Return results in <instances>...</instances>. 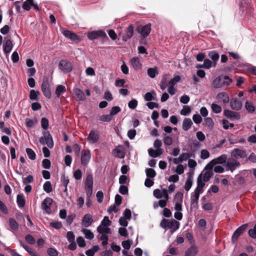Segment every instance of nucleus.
Returning <instances> with one entry per match:
<instances>
[{
	"label": "nucleus",
	"instance_id": "1",
	"mask_svg": "<svg viewBox=\"0 0 256 256\" xmlns=\"http://www.w3.org/2000/svg\"><path fill=\"white\" fill-rule=\"evenodd\" d=\"M160 226L164 228H168L173 232L179 228L180 222L174 219L169 220L163 218L160 223Z\"/></svg>",
	"mask_w": 256,
	"mask_h": 256
},
{
	"label": "nucleus",
	"instance_id": "2",
	"mask_svg": "<svg viewBox=\"0 0 256 256\" xmlns=\"http://www.w3.org/2000/svg\"><path fill=\"white\" fill-rule=\"evenodd\" d=\"M43 135L40 138V142L43 145L46 144L50 148H52L54 144L50 132L48 131L44 132Z\"/></svg>",
	"mask_w": 256,
	"mask_h": 256
},
{
	"label": "nucleus",
	"instance_id": "3",
	"mask_svg": "<svg viewBox=\"0 0 256 256\" xmlns=\"http://www.w3.org/2000/svg\"><path fill=\"white\" fill-rule=\"evenodd\" d=\"M87 36L89 40H92L100 38L108 39L106 33L102 30L90 32L88 33Z\"/></svg>",
	"mask_w": 256,
	"mask_h": 256
},
{
	"label": "nucleus",
	"instance_id": "4",
	"mask_svg": "<svg viewBox=\"0 0 256 256\" xmlns=\"http://www.w3.org/2000/svg\"><path fill=\"white\" fill-rule=\"evenodd\" d=\"M93 187V176L92 174H88L86 176L84 182V189L86 190V196H89L90 194H92Z\"/></svg>",
	"mask_w": 256,
	"mask_h": 256
},
{
	"label": "nucleus",
	"instance_id": "5",
	"mask_svg": "<svg viewBox=\"0 0 256 256\" xmlns=\"http://www.w3.org/2000/svg\"><path fill=\"white\" fill-rule=\"evenodd\" d=\"M42 91L44 95L48 98L51 96V92L50 88V82L48 77H44L42 84Z\"/></svg>",
	"mask_w": 256,
	"mask_h": 256
},
{
	"label": "nucleus",
	"instance_id": "6",
	"mask_svg": "<svg viewBox=\"0 0 256 256\" xmlns=\"http://www.w3.org/2000/svg\"><path fill=\"white\" fill-rule=\"evenodd\" d=\"M58 68L62 72L68 73L72 71V65L70 62L66 60H62L58 63Z\"/></svg>",
	"mask_w": 256,
	"mask_h": 256
},
{
	"label": "nucleus",
	"instance_id": "7",
	"mask_svg": "<svg viewBox=\"0 0 256 256\" xmlns=\"http://www.w3.org/2000/svg\"><path fill=\"white\" fill-rule=\"evenodd\" d=\"M240 164L239 162L234 158H229L226 164V170H230L233 172L236 169L240 166Z\"/></svg>",
	"mask_w": 256,
	"mask_h": 256
},
{
	"label": "nucleus",
	"instance_id": "8",
	"mask_svg": "<svg viewBox=\"0 0 256 256\" xmlns=\"http://www.w3.org/2000/svg\"><path fill=\"white\" fill-rule=\"evenodd\" d=\"M91 154L89 150H83L81 152L80 163L84 166H86L90 160Z\"/></svg>",
	"mask_w": 256,
	"mask_h": 256
},
{
	"label": "nucleus",
	"instance_id": "9",
	"mask_svg": "<svg viewBox=\"0 0 256 256\" xmlns=\"http://www.w3.org/2000/svg\"><path fill=\"white\" fill-rule=\"evenodd\" d=\"M136 30L142 36L146 38L148 36L151 31V24H148L144 26H137Z\"/></svg>",
	"mask_w": 256,
	"mask_h": 256
},
{
	"label": "nucleus",
	"instance_id": "10",
	"mask_svg": "<svg viewBox=\"0 0 256 256\" xmlns=\"http://www.w3.org/2000/svg\"><path fill=\"white\" fill-rule=\"evenodd\" d=\"M231 156L232 158L236 160L238 158H246L247 156V154L245 150L236 148L231 152Z\"/></svg>",
	"mask_w": 256,
	"mask_h": 256
},
{
	"label": "nucleus",
	"instance_id": "11",
	"mask_svg": "<svg viewBox=\"0 0 256 256\" xmlns=\"http://www.w3.org/2000/svg\"><path fill=\"white\" fill-rule=\"evenodd\" d=\"M248 227V224H244L238 227L234 232L232 236V242L235 243L237 242L239 236L246 230Z\"/></svg>",
	"mask_w": 256,
	"mask_h": 256
},
{
	"label": "nucleus",
	"instance_id": "12",
	"mask_svg": "<svg viewBox=\"0 0 256 256\" xmlns=\"http://www.w3.org/2000/svg\"><path fill=\"white\" fill-rule=\"evenodd\" d=\"M134 34V26L132 24H130L122 34V38L123 41L126 42L132 38Z\"/></svg>",
	"mask_w": 256,
	"mask_h": 256
},
{
	"label": "nucleus",
	"instance_id": "13",
	"mask_svg": "<svg viewBox=\"0 0 256 256\" xmlns=\"http://www.w3.org/2000/svg\"><path fill=\"white\" fill-rule=\"evenodd\" d=\"M100 136L98 130H92L87 138L88 141L90 144H96L100 140Z\"/></svg>",
	"mask_w": 256,
	"mask_h": 256
},
{
	"label": "nucleus",
	"instance_id": "14",
	"mask_svg": "<svg viewBox=\"0 0 256 256\" xmlns=\"http://www.w3.org/2000/svg\"><path fill=\"white\" fill-rule=\"evenodd\" d=\"M53 202V200L49 197L44 199L42 203V208L46 211L48 214L51 212V206Z\"/></svg>",
	"mask_w": 256,
	"mask_h": 256
},
{
	"label": "nucleus",
	"instance_id": "15",
	"mask_svg": "<svg viewBox=\"0 0 256 256\" xmlns=\"http://www.w3.org/2000/svg\"><path fill=\"white\" fill-rule=\"evenodd\" d=\"M32 6L36 10L39 11L40 10L38 4L34 2V0H26L22 4L23 9L26 11H29Z\"/></svg>",
	"mask_w": 256,
	"mask_h": 256
},
{
	"label": "nucleus",
	"instance_id": "16",
	"mask_svg": "<svg viewBox=\"0 0 256 256\" xmlns=\"http://www.w3.org/2000/svg\"><path fill=\"white\" fill-rule=\"evenodd\" d=\"M62 33L65 37L70 39L72 41L76 42H79L80 41V38L78 36L70 30H63Z\"/></svg>",
	"mask_w": 256,
	"mask_h": 256
},
{
	"label": "nucleus",
	"instance_id": "17",
	"mask_svg": "<svg viewBox=\"0 0 256 256\" xmlns=\"http://www.w3.org/2000/svg\"><path fill=\"white\" fill-rule=\"evenodd\" d=\"M230 106L234 110H238L242 108V103L238 98H232L230 100Z\"/></svg>",
	"mask_w": 256,
	"mask_h": 256
},
{
	"label": "nucleus",
	"instance_id": "18",
	"mask_svg": "<svg viewBox=\"0 0 256 256\" xmlns=\"http://www.w3.org/2000/svg\"><path fill=\"white\" fill-rule=\"evenodd\" d=\"M224 115L228 118L239 120L240 118V114L238 112L230 110H224Z\"/></svg>",
	"mask_w": 256,
	"mask_h": 256
},
{
	"label": "nucleus",
	"instance_id": "19",
	"mask_svg": "<svg viewBox=\"0 0 256 256\" xmlns=\"http://www.w3.org/2000/svg\"><path fill=\"white\" fill-rule=\"evenodd\" d=\"M93 222L92 216L90 214H86L84 215L82 219V224L84 227L90 226Z\"/></svg>",
	"mask_w": 256,
	"mask_h": 256
},
{
	"label": "nucleus",
	"instance_id": "20",
	"mask_svg": "<svg viewBox=\"0 0 256 256\" xmlns=\"http://www.w3.org/2000/svg\"><path fill=\"white\" fill-rule=\"evenodd\" d=\"M216 98L224 104H228L230 101L228 95L225 92H219L216 96Z\"/></svg>",
	"mask_w": 256,
	"mask_h": 256
},
{
	"label": "nucleus",
	"instance_id": "21",
	"mask_svg": "<svg viewBox=\"0 0 256 256\" xmlns=\"http://www.w3.org/2000/svg\"><path fill=\"white\" fill-rule=\"evenodd\" d=\"M227 160V156L226 154L220 155L218 158L212 160L210 163L213 165L216 164H223L226 162Z\"/></svg>",
	"mask_w": 256,
	"mask_h": 256
},
{
	"label": "nucleus",
	"instance_id": "22",
	"mask_svg": "<svg viewBox=\"0 0 256 256\" xmlns=\"http://www.w3.org/2000/svg\"><path fill=\"white\" fill-rule=\"evenodd\" d=\"M208 56L213 61L212 66L215 67L220 58L218 53L216 50H212L209 52Z\"/></svg>",
	"mask_w": 256,
	"mask_h": 256
},
{
	"label": "nucleus",
	"instance_id": "23",
	"mask_svg": "<svg viewBox=\"0 0 256 256\" xmlns=\"http://www.w3.org/2000/svg\"><path fill=\"white\" fill-rule=\"evenodd\" d=\"M205 184L202 182V174H200L197 178V187L194 190V192H198V194L202 193L203 192V188Z\"/></svg>",
	"mask_w": 256,
	"mask_h": 256
},
{
	"label": "nucleus",
	"instance_id": "24",
	"mask_svg": "<svg viewBox=\"0 0 256 256\" xmlns=\"http://www.w3.org/2000/svg\"><path fill=\"white\" fill-rule=\"evenodd\" d=\"M13 47L12 40L8 39L6 40L5 44L3 46V50L5 54H7L10 52Z\"/></svg>",
	"mask_w": 256,
	"mask_h": 256
},
{
	"label": "nucleus",
	"instance_id": "25",
	"mask_svg": "<svg viewBox=\"0 0 256 256\" xmlns=\"http://www.w3.org/2000/svg\"><path fill=\"white\" fill-rule=\"evenodd\" d=\"M198 252L197 247L192 245L186 251L184 256H196Z\"/></svg>",
	"mask_w": 256,
	"mask_h": 256
},
{
	"label": "nucleus",
	"instance_id": "26",
	"mask_svg": "<svg viewBox=\"0 0 256 256\" xmlns=\"http://www.w3.org/2000/svg\"><path fill=\"white\" fill-rule=\"evenodd\" d=\"M131 66L134 70L140 69L142 68V64L140 62V60L138 57L132 58L130 61Z\"/></svg>",
	"mask_w": 256,
	"mask_h": 256
},
{
	"label": "nucleus",
	"instance_id": "27",
	"mask_svg": "<svg viewBox=\"0 0 256 256\" xmlns=\"http://www.w3.org/2000/svg\"><path fill=\"white\" fill-rule=\"evenodd\" d=\"M74 93L76 96L77 99L80 101H84L86 99V97L84 92L78 88H74Z\"/></svg>",
	"mask_w": 256,
	"mask_h": 256
},
{
	"label": "nucleus",
	"instance_id": "28",
	"mask_svg": "<svg viewBox=\"0 0 256 256\" xmlns=\"http://www.w3.org/2000/svg\"><path fill=\"white\" fill-rule=\"evenodd\" d=\"M120 148H122V146L121 145L118 146L113 150L114 154H116L115 155L116 156H117L120 158H124L125 154L124 150H120Z\"/></svg>",
	"mask_w": 256,
	"mask_h": 256
},
{
	"label": "nucleus",
	"instance_id": "29",
	"mask_svg": "<svg viewBox=\"0 0 256 256\" xmlns=\"http://www.w3.org/2000/svg\"><path fill=\"white\" fill-rule=\"evenodd\" d=\"M192 125V122L190 118H185L182 122V128L184 131H188Z\"/></svg>",
	"mask_w": 256,
	"mask_h": 256
},
{
	"label": "nucleus",
	"instance_id": "30",
	"mask_svg": "<svg viewBox=\"0 0 256 256\" xmlns=\"http://www.w3.org/2000/svg\"><path fill=\"white\" fill-rule=\"evenodd\" d=\"M192 182L193 181L192 174L188 173V175L184 187L186 191L188 192L190 190L192 185Z\"/></svg>",
	"mask_w": 256,
	"mask_h": 256
},
{
	"label": "nucleus",
	"instance_id": "31",
	"mask_svg": "<svg viewBox=\"0 0 256 256\" xmlns=\"http://www.w3.org/2000/svg\"><path fill=\"white\" fill-rule=\"evenodd\" d=\"M9 226L12 231H16L18 228V224L16 221L13 218H10L8 220Z\"/></svg>",
	"mask_w": 256,
	"mask_h": 256
},
{
	"label": "nucleus",
	"instance_id": "32",
	"mask_svg": "<svg viewBox=\"0 0 256 256\" xmlns=\"http://www.w3.org/2000/svg\"><path fill=\"white\" fill-rule=\"evenodd\" d=\"M97 230L100 234H111L110 228L108 226H99L97 228Z\"/></svg>",
	"mask_w": 256,
	"mask_h": 256
},
{
	"label": "nucleus",
	"instance_id": "33",
	"mask_svg": "<svg viewBox=\"0 0 256 256\" xmlns=\"http://www.w3.org/2000/svg\"><path fill=\"white\" fill-rule=\"evenodd\" d=\"M16 201L20 208H24L25 206L26 200L23 194H18L17 196Z\"/></svg>",
	"mask_w": 256,
	"mask_h": 256
},
{
	"label": "nucleus",
	"instance_id": "34",
	"mask_svg": "<svg viewBox=\"0 0 256 256\" xmlns=\"http://www.w3.org/2000/svg\"><path fill=\"white\" fill-rule=\"evenodd\" d=\"M200 197V194L198 192H194V194L192 195L191 199V206H193L194 207L197 206L198 200Z\"/></svg>",
	"mask_w": 256,
	"mask_h": 256
},
{
	"label": "nucleus",
	"instance_id": "35",
	"mask_svg": "<svg viewBox=\"0 0 256 256\" xmlns=\"http://www.w3.org/2000/svg\"><path fill=\"white\" fill-rule=\"evenodd\" d=\"M222 86H228L232 82V80L228 76H221Z\"/></svg>",
	"mask_w": 256,
	"mask_h": 256
},
{
	"label": "nucleus",
	"instance_id": "36",
	"mask_svg": "<svg viewBox=\"0 0 256 256\" xmlns=\"http://www.w3.org/2000/svg\"><path fill=\"white\" fill-rule=\"evenodd\" d=\"M244 106L247 111L250 113H252L256 110V108L253 105L252 102L248 100L246 102Z\"/></svg>",
	"mask_w": 256,
	"mask_h": 256
},
{
	"label": "nucleus",
	"instance_id": "37",
	"mask_svg": "<svg viewBox=\"0 0 256 256\" xmlns=\"http://www.w3.org/2000/svg\"><path fill=\"white\" fill-rule=\"evenodd\" d=\"M100 250L98 246H94L86 252L87 256H94V254Z\"/></svg>",
	"mask_w": 256,
	"mask_h": 256
},
{
	"label": "nucleus",
	"instance_id": "38",
	"mask_svg": "<svg viewBox=\"0 0 256 256\" xmlns=\"http://www.w3.org/2000/svg\"><path fill=\"white\" fill-rule=\"evenodd\" d=\"M212 86L214 88L222 87L221 76L216 78L212 82Z\"/></svg>",
	"mask_w": 256,
	"mask_h": 256
},
{
	"label": "nucleus",
	"instance_id": "39",
	"mask_svg": "<svg viewBox=\"0 0 256 256\" xmlns=\"http://www.w3.org/2000/svg\"><path fill=\"white\" fill-rule=\"evenodd\" d=\"M40 94V92L38 90H32L30 92V98L32 100H38V96Z\"/></svg>",
	"mask_w": 256,
	"mask_h": 256
},
{
	"label": "nucleus",
	"instance_id": "40",
	"mask_svg": "<svg viewBox=\"0 0 256 256\" xmlns=\"http://www.w3.org/2000/svg\"><path fill=\"white\" fill-rule=\"evenodd\" d=\"M82 232L85 236V238L88 240H92L94 237V234L88 229L82 228Z\"/></svg>",
	"mask_w": 256,
	"mask_h": 256
},
{
	"label": "nucleus",
	"instance_id": "41",
	"mask_svg": "<svg viewBox=\"0 0 256 256\" xmlns=\"http://www.w3.org/2000/svg\"><path fill=\"white\" fill-rule=\"evenodd\" d=\"M146 173L147 177L150 178H154L156 174V171L152 168H146Z\"/></svg>",
	"mask_w": 256,
	"mask_h": 256
},
{
	"label": "nucleus",
	"instance_id": "42",
	"mask_svg": "<svg viewBox=\"0 0 256 256\" xmlns=\"http://www.w3.org/2000/svg\"><path fill=\"white\" fill-rule=\"evenodd\" d=\"M192 156V153H189V152H186V153H182L180 156H179V161L180 162H184L186 161L190 158H191Z\"/></svg>",
	"mask_w": 256,
	"mask_h": 256
},
{
	"label": "nucleus",
	"instance_id": "43",
	"mask_svg": "<svg viewBox=\"0 0 256 256\" xmlns=\"http://www.w3.org/2000/svg\"><path fill=\"white\" fill-rule=\"evenodd\" d=\"M66 92V87L62 85H58L56 90V94L57 97H60V96Z\"/></svg>",
	"mask_w": 256,
	"mask_h": 256
},
{
	"label": "nucleus",
	"instance_id": "44",
	"mask_svg": "<svg viewBox=\"0 0 256 256\" xmlns=\"http://www.w3.org/2000/svg\"><path fill=\"white\" fill-rule=\"evenodd\" d=\"M26 152L28 158L32 160H34L36 158V154L30 148H26Z\"/></svg>",
	"mask_w": 256,
	"mask_h": 256
},
{
	"label": "nucleus",
	"instance_id": "45",
	"mask_svg": "<svg viewBox=\"0 0 256 256\" xmlns=\"http://www.w3.org/2000/svg\"><path fill=\"white\" fill-rule=\"evenodd\" d=\"M38 122L36 118L34 119H26V126L28 128H31L34 126Z\"/></svg>",
	"mask_w": 256,
	"mask_h": 256
},
{
	"label": "nucleus",
	"instance_id": "46",
	"mask_svg": "<svg viewBox=\"0 0 256 256\" xmlns=\"http://www.w3.org/2000/svg\"><path fill=\"white\" fill-rule=\"evenodd\" d=\"M44 190L46 192V193H50L52 192V184L50 182L46 181L45 182V183L44 184L43 186Z\"/></svg>",
	"mask_w": 256,
	"mask_h": 256
},
{
	"label": "nucleus",
	"instance_id": "47",
	"mask_svg": "<svg viewBox=\"0 0 256 256\" xmlns=\"http://www.w3.org/2000/svg\"><path fill=\"white\" fill-rule=\"evenodd\" d=\"M211 108L212 112L215 114H220L222 110V107L214 103L211 104Z\"/></svg>",
	"mask_w": 256,
	"mask_h": 256
},
{
	"label": "nucleus",
	"instance_id": "48",
	"mask_svg": "<svg viewBox=\"0 0 256 256\" xmlns=\"http://www.w3.org/2000/svg\"><path fill=\"white\" fill-rule=\"evenodd\" d=\"M112 120V117L108 114H103L100 116L99 120L102 122H110Z\"/></svg>",
	"mask_w": 256,
	"mask_h": 256
},
{
	"label": "nucleus",
	"instance_id": "49",
	"mask_svg": "<svg viewBox=\"0 0 256 256\" xmlns=\"http://www.w3.org/2000/svg\"><path fill=\"white\" fill-rule=\"evenodd\" d=\"M152 94H156L154 90L151 92H146L144 96L145 100L148 102H150L152 100H156V98L152 96Z\"/></svg>",
	"mask_w": 256,
	"mask_h": 256
},
{
	"label": "nucleus",
	"instance_id": "50",
	"mask_svg": "<svg viewBox=\"0 0 256 256\" xmlns=\"http://www.w3.org/2000/svg\"><path fill=\"white\" fill-rule=\"evenodd\" d=\"M132 244V240H126L122 241V245L125 250H128L130 248Z\"/></svg>",
	"mask_w": 256,
	"mask_h": 256
},
{
	"label": "nucleus",
	"instance_id": "51",
	"mask_svg": "<svg viewBox=\"0 0 256 256\" xmlns=\"http://www.w3.org/2000/svg\"><path fill=\"white\" fill-rule=\"evenodd\" d=\"M120 111H121V108H120V106H113L109 114L110 115V116L112 117V116L118 114Z\"/></svg>",
	"mask_w": 256,
	"mask_h": 256
},
{
	"label": "nucleus",
	"instance_id": "52",
	"mask_svg": "<svg viewBox=\"0 0 256 256\" xmlns=\"http://www.w3.org/2000/svg\"><path fill=\"white\" fill-rule=\"evenodd\" d=\"M157 69L156 68H149L148 70V74L151 78H154L156 76V74H157Z\"/></svg>",
	"mask_w": 256,
	"mask_h": 256
},
{
	"label": "nucleus",
	"instance_id": "53",
	"mask_svg": "<svg viewBox=\"0 0 256 256\" xmlns=\"http://www.w3.org/2000/svg\"><path fill=\"white\" fill-rule=\"evenodd\" d=\"M49 122L46 118H42L41 120V126L44 130H47L48 128Z\"/></svg>",
	"mask_w": 256,
	"mask_h": 256
},
{
	"label": "nucleus",
	"instance_id": "54",
	"mask_svg": "<svg viewBox=\"0 0 256 256\" xmlns=\"http://www.w3.org/2000/svg\"><path fill=\"white\" fill-rule=\"evenodd\" d=\"M168 84V80L166 78H163L160 82V88L164 90L167 87Z\"/></svg>",
	"mask_w": 256,
	"mask_h": 256
},
{
	"label": "nucleus",
	"instance_id": "55",
	"mask_svg": "<svg viewBox=\"0 0 256 256\" xmlns=\"http://www.w3.org/2000/svg\"><path fill=\"white\" fill-rule=\"evenodd\" d=\"M50 226L56 230H60L62 227V223L60 222H51Z\"/></svg>",
	"mask_w": 256,
	"mask_h": 256
},
{
	"label": "nucleus",
	"instance_id": "56",
	"mask_svg": "<svg viewBox=\"0 0 256 256\" xmlns=\"http://www.w3.org/2000/svg\"><path fill=\"white\" fill-rule=\"evenodd\" d=\"M180 80V76H175L173 78L171 79L168 82V85L170 86H174Z\"/></svg>",
	"mask_w": 256,
	"mask_h": 256
},
{
	"label": "nucleus",
	"instance_id": "57",
	"mask_svg": "<svg viewBox=\"0 0 256 256\" xmlns=\"http://www.w3.org/2000/svg\"><path fill=\"white\" fill-rule=\"evenodd\" d=\"M76 242L78 246L80 248H84L86 245L85 240L82 236L78 237L76 239Z\"/></svg>",
	"mask_w": 256,
	"mask_h": 256
},
{
	"label": "nucleus",
	"instance_id": "58",
	"mask_svg": "<svg viewBox=\"0 0 256 256\" xmlns=\"http://www.w3.org/2000/svg\"><path fill=\"white\" fill-rule=\"evenodd\" d=\"M212 173L210 170L206 171L203 176V180L204 182H208L212 176Z\"/></svg>",
	"mask_w": 256,
	"mask_h": 256
},
{
	"label": "nucleus",
	"instance_id": "59",
	"mask_svg": "<svg viewBox=\"0 0 256 256\" xmlns=\"http://www.w3.org/2000/svg\"><path fill=\"white\" fill-rule=\"evenodd\" d=\"M25 240L28 244H34L36 242V240L34 236L30 234H27L25 236Z\"/></svg>",
	"mask_w": 256,
	"mask_h": 256
},
{
	"label": "nucleus",
	"instance_id": "60",
	"mask_svg": "<svg viewBox=\"0 0 256 256\" xmlns=\"http://www.w3.org/2000/svg\"><path fill=\"white\" fill-rule=\"evenodd\" d=\"M42 166L46 169H49L51 166L50 161L46 158L44 159L42 161Z\"/></svg>",
	"mask_w": 256,
	"mask_h": 256
},
{
	"label": "nucleus",
	"instance_id": "61",
	"mask_svg": "<svg viewBox=\"0 0 256 256\" xmlns=\"http://www.w3.org/2000/svg\"><path fill=\"white\" fill-rule=\"evenodd\" d=\"M248 234L252 238H256V224L254 226L253 228L248 230Z\"/></svg>",
	"mask_w": 256,
	"mask_h": 256
},
{
	"label": "nucleus",
	"instance_id": "62",
	"mask_svg": "<svg viewBox=\"0 0 256 256\" xmlns=\"http://www.w3.org/2000/svg\"><path fill=\"white\" fill-rule=\"evenodd\" d=\"M191 112V109L189 106H184L183 108L180 111V114L182 115L186 116L190 114Z\"/></svg>",
	"mask_w": 256,
	"mask_h": 256
},
{
	"label": "nucleus",
	"instance_id": "63",
	"mask_svg": "<svg viewBox=\"0 0 256 256\" xmlns=\"http://www.w3.org/2000/svg\"><path fill=\"white\" fill-rule=\"evenodd\" d=\"M47 253L50 256H58V252L56 249L52 248H48Z\"/></svg>",
	"mask_w": 256,
	"mask_h": 256
},
{
	"label": "nucleus",
	"instance_id": "64",
	"mask_svg": "<svg viewBox=\"0 0 256 256\" xmlns=\"http://www.w3.org/2000/svg\"><path fill=\"white\" fill-rule=\"evenodd\" d=\"M138 106V101L136 99H132L128 103V107L131 109H134Z\"/></svg>",
	"mask_w": 256,
	"mask_h": 256
}]
</instances>
